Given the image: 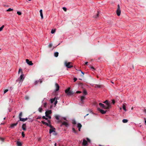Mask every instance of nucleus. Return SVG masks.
Wrapping results in <instances>:
<instances>
[{
	"label": "nucleus",
	"instance_id": "1",
	"mask_svg": "<svg viewBox=\"0 0 146 146\" xmlns=\"http://www.w3.org/2000/svg\"><path fill=\"white\" fill-rule=\"evenodd\" d=\"M70 88L69 87L65 91V92L67 94L68 96H71L73 95L74 93V91L72 90H70Z\"/></svg>",
	"mask_w": 146,
	"mask_h": 146
},
{
	"label": "nucleus",
	"instance_id": "2",
	"mask_svg": "<svg viewBox=\"0 0 146 146\" xmlns=\"http://www.w3.org/2000/svg\"><path fill=\"white\" fill-rule=\"evenodd\" d=\"M72 63L71 62H68L67 61H65L64 63V64L68 68H70L73 67Z\"/></svg>",
	"mask_w": 146,
	"mask_h": 146
},
{
	"label": "nucleus",
	"instance_id": "3",
	"mask_svg": "<svg viewBox=\"0 0 146 146\" xmlns=\"http://www.w3.org/2000/svg\"><path fill=\"white\" fill-rule=\"evenodd\" d=\"M121 11L120 9V6L119 4L117 5V8L116 11V13L118 16H119L120 15Z\"/></svg>",
	"mask_w": 146,
	"mask_h": 146
},
{
	"label": "nucleus",
	"instance_id": "4",
	"mask_svg": "<svg viewBox=\"0 0 146 146\" xmlns=\"http://www.w3.org/2000/svg\"><path fill=\"white\" fill-rule=\"evenodd\" d=\"M104 103L106 104V106L110 108L111 106V103L110 102H109L108 100H106L104 101Z\"/></svg>",
	"mask_w": 146,
	"mask_h": 146
},
{
	"label": "nucleus",
	"instance_id": "5",
	"mask_svg": "<svg viewBox=\"0 0 146 146\" xmlns=\"http://www.w3.org/2000/svg\"><path fill=\"white\" fill-rule=\"evenodd\" d=\"M99 105L103 108H104V109H109L110 108L108 107L107 106H105L104 104H102V103H99Z\"/></svg>",
	"mask_w": 146,
	"mask_h": 146
},
{
	"label": "nucleus",
	"instance_id": "6",
	"mask_svg": "<svg viewBox=\"0 0 146 146\" xmlns=\"http://www.w3.org/2000/svg\"><path fill=\"white\" fill-rule=\"evenodd\" d=\"M23 76V74H22L20 76V77L17 80V81L18 80V81H20V82H22L24 79Z\"/></svg>",
	"mask_w": 146,
	"mask_h": 146
},
{
	"label": "nucleus",
	"instance_id": "7",
	"mask_svg": "<svg viewBox=\"0 0 146 146\" xmlns=\"http://www.w3.org/2000/svg\"><path fill=\"white\" fill-rule=\"evenodd\" d=\"M26 62L27 64L29 65H32L33 64V63L32 62V61H30L29 59H27L26 60Z\"/></svg>",
	"mask_w": 146,
	"mask_h": 146
},
{
	"label": "nucleus",
	"instance_id": "8",
	"mask_svg": "<svg viewBox=\"0 0 146 146\" xmlns=\"http://www.w3.org/2000/svg\"><path fill=\"white\" fill-rule=\"evenodd\" d=\"M82 145L84 146H86L87 145H88L87 141L85 139H84L82 142Z\"/></svg>",
	"mask_w": 146,
	"mask_h": 146
},
{
	"label": "nucleus",
	"instance_id": "9",
	"mask_svg": "<svg viewBox=\"0 0 146 146\" xmlns=\"http://www.w3.org/2000/svg\"><path fill=\"white\" fill-rule=\"evenodd\" d=\"M98 110L102 114H105L106 112V111H104L103 110H102L101 109H100V108H98Z\"/></svg>",
	"mask_w": 146,
	"mask_h": 146
},
{
	"label": "nucleus",
	"instance_id": "10",
	"mask_svg": "<svg viewBox=\"0 0 146 146\" xmlns=\"http://www.w3.org/2000/svg\"><path fill=\"white\" fill-rule=\"evenodd\" d=\"M19 121H18L16 123H12V124H11L10 127H11V128H14L15 126H16L17 125Z\"/></svg>",
	"mask_w": 146,
	"mask_h": 146
},
{
	"label": "nucleus",
	"instance_id": "11",
	"mask_svg": "<svg viewBox=\"0 0 146 146\" xmlns=\"http://www.w3.org/2000/svg\"><path fill=\"white\" fill-rule=\"evenodd\" d=\"M85 99V97L84 96H82L80 97L81 102L82 104H83L84 102V100Z\"/></svg>",
	"mask_w": 146,
	"mask_h": 146
},
{
	"label": "nucleus",
	"instance_id": "12",
	"mask_svg": "<svg viewBox=\"0 0 146 146\" xmlns=\"http://www.w3.org/2000/svg\"><path fill=\"white\" fill-rule=\"evenodd\" d=\"M55 86L56 88V91H58L59 90V86L58 84L56 83L55 84Z\"/></svg>",
	"mask_w": 146,
	"mask_h": 146
},
{
	"label": "nucleus",
	"instance_id": "13",
	"mask_svg": "<svg viewBox=\"0 0 146 146\" xmlns=\"http://www.w3.org/2000/svg\"><path fill=\"white\" fill-rule=\"evenodd\" d=\"M22 128L25 131L26 130V124H24L22 125Z\"/></svg>",
	"mask_w": 146,
	"mask_h": 146
},
{
	"label": "nucleus",
	"instance_id": "14",
	"mask_svg": "<svg viewBox=\"0 0 146 146\" xmlns=\"http://www.w3.org/2000/svg\"><path fill=\"white\" fill-rule=\"evenodd\" d=\"M62 124L63 125L66 126V127H67L68 126V124L67 122L66 121H63L62 122Z\"/></svg>",
	"mask_w": 146,
	"mask_h": 146
},
{
	"label": "nucleus",
	"instance_id": "15",
	"mask_svg": "<svg viewBox=\"0 0 146 146\" xmlns=\"http://www.w3.org/2000/svg\"><path fill=\"white\" fill-rule=\"evenodd\" d=\"M17 144L18 146H21L22 145V144L19 141H17Z\"/></svg>",
	"mask_w": 146,
	"mask_h": 146
},
{
	"label": "nucleus",
	"instance_id": "16",
	"mask_svg": "<svg viewBox=\"0 0 146 146\" xmlns=\"http://www.w3.org/2000/svg\"><path fill=\"white\" fill-rule=\"evenodd\" d=\"M40 13L41 19H42L43 18V15L42 14V9L40 10Z\"/></svg>",
	"mask_w": 146,
	"mask_h": 146
},
{
	"label": "nucleus",
	"instance_id": "17",
	"mask_svg": "<svg viewBox=\"0 0 146 146\" xmlns=\"http://www.w3.org/2000/svg\"><path fill=\"white\" fill-rule=\"evenodd\" d=\"M55 129H53V128L50 129L49 130V133L50 134H51L53 132H55L54 130Z\"/></svg>",
	"mask_w": 146,
	"mask_h": 146
},
{
	"label": "nucleus",
	"instance_id": "18",
	"mask_svg": "<svg viewBox=\"0 0 146 146\" xmlns=\"http://www.w3.org/2000/svg\"><path fill=\"white\" fill-rule=\"evenodd\" d=\"M101 86H102L101 85H98L96 84V85H95L94 87L95 88H101Z\"/></svg>",
	"mask_w": 146,
	"mask_h": 146
},
{
	"label": "nucleus",
	"instance_id": "19",
	"mask_svg": "<svg viewBox=\"0 0 146 146\" xmlns=\"http://www.w3.org/2000/svg\"><path fill=\"white\" fill-rule=\"evenodd\" d=\"M58 52H56L54 53V55L56 57H57L58 55Z\"/></svg>",
	"mask_w": 146,
	"mask_h": 146
},
{
	"label": "nucleus",
	"instance_id": "20",
	"mask_svg": "<svg viewBox=\"0 0 146 146\" xmlns=\"http://www.w3.org/2000/svg\"><path fill=\"white\" fill-rule=\"evenodd\" d=\"M56 98H52L50 99V102L51 103H52L55 100Z\"/></svg>",
	"mask_w": 146,
	"mask_h": 146
},
{
	"label": "nucleus",
	"instance_id": "21",
	"mask_svg": "<svg viewBox=\"0 0 146 146\" xmlns=\"http://www.w3.org/2000/svg\"><path fill=\"white\" fill-rule=\"evenodd\" d=\"M46 112H47L46 113H47V114H48V115H49L50 114L52 113V111H51V110L47 111H46Z\"/></svg>",
	"mask_w": 146,
	"mask_h": 146
},
{
	"label": "nucleus",
	"instance_id": "22",
	"mask_svg": "<svg viewBox=\"0 0 146 146\" xmlns=\"http://www.w3.org/2000/svg\"><path fill=\"white\" fill-rule=\"evenodd\" d=\"M128 121V120L127 119H123L122 120V122L123 123H127Z\"/></svg>",
	"mask_w": 146,
	"mask_h": 146
},
{
	"label": "nucleus",
	"instance_id": "23",
	"mask_svg": "<svg viewBox=\"0 0 146 146\" xmlns=\"http://www.w3.org/2000/svg\"><path fill=\"white\" fill-rule=\"evenodd\" d=\"M82 127V125L80 123H78V124L77 125V127L78 128H81Z\"/></svg>",
	"mask_w": 146,
	"mask_h": 146
},
{
	"label": "nucleus",
	"instance_id": "24",
	"mask_svg": "<svg viewBox=\"0 0 146 146\" xmlns=\"http://www.w3.org/2000/svg\"><path fill=\"white\" fill-rule=\"evenodd\" d=\"M123 110L125 111H127V110L126 108V106L125 105H123Z\"/></svg>",
	"mask_w": 146,
	"mask_h": 146
},
{
	"label": "nucleus",
	"instance_id": "25",
	"mask_svg": "<svg viewBox=\"0 0 146 146\" xmlns=\"http://www.w3.org/2000/svg\"><path fill=\"white\" fill-rule=\"evenodd\" d=\"M22 112H21L19 113V119H20V118H21V117H22Z\"/></svg>",
	"mask_w": 146,
	"mask_h": 146
},
{
	"label": "nucleus",
	"instance_id": "26",
	"mask_svg": "<svg viewBox=\"0 0 146 146\" xmlns=\"http://www.w3.org/2000/svg\"><path fill=\"white\" fill-rule=\"evenodd\" d=\"M83 94L84 95H86L87 94V93L86 90H84L83 92Z\"/></svg>",
	"mask_w": 146,
	"mask_h": 146
},
{
	"label": "nucleus",
	"instance_id": "27",
	"mask_svg": "<svg viewBox=\"0 0 146 146\" xmlns=\"http://www.w3.org/2000/svg\"><path fill=\"white\" fill-rule=\"evenodd\" d=\"M19 120L23 122L25 121L24 118H20L19 119Z\"/></svg>",
	"mask_w": 146,
	"mask_h": 146
},
{
	"label": "nucleus",
	"instance_id": "28",
	"mask_svg": "<svg viewBox=\"0 0 146 146\" xmlns=\"http://www.w3.org/2000/svg\"><path fill=\"white\" fill-rule=\"evenodd\" d=\"M55 31H56L55 29L52 30L51 32V33L52 34L54 33L55 32Z\"/></svg>",
	"mask_w": 146,
	"mask_h": 146
},
{
	"label": "nucleus",
	"instance_id": "29",
	"mask_svg": "<svg viewBox=\"0 0 146 146\" xmlns=\"http://www.w3.org/2000/svg\"><path fill=\"white\" fill-rule=\"evenodd\" d=\"M55 118L57 120H59V116L58 115H56L55 116Z\"/></svg>",
	"mask_w": 146,
	"mask_h": 146
},
{
	"label": "nucleus",
	"instance_id": "30",
	"mask_svg": "<svg viewBox=\"0 0 146 146\" xmlns=\"http://www.w3.org/2000/svg\"><path fill=\"white\" fill-rule=\"evenodd\" d=\"M38 110L40 112H42V109L41 108H38Z\"/></svg>",
	"mask_w": 146,
	"mask_h": 146
},
{
	"label": "nucleus",
	"instance_id": "31",
	"mask_svg": "<svg viewBox=\"0 0 146 146\" xmlns=\"http://www.w3.org/2000/svg\"><path fill=\"white\" fill-rule=\"evenodd\" d=\"M4 27V25H3L1 27H0V31H1L2 30Z\"/></svg>",
	"mask_w": 146,
	"mask_h": 146
},
{
	"label": "nucleus",
	"instance_id": "32",
	"mask_svg": "<svg viewBox=\"0 0 146 146\" xmlns=\"http://www.w3.org/2000/svg\"><path fill=\"white\" fill-rule=\"evenodd\" d=\"M50 129L53 128V129H55L54 127L51 125H50L49 126Z\"/></svg>",
	"mask_w": 146,
	"mask_h": 146
},
{
	"label": "nucleus",
	"instance_id": "33",
	"mask_svg": "<svg viewBox=\"0 0 146 146\" xmlns=\"http://www.w3.org/2000/svg\"><path fill=\"white\" fill-rule=\"evenodd\" d=\"M25 99L27 100H28L29 99V97L27 96H26L25 97Z\"/></svg>",
	"mask_w": 146,
	"mask_h": 146
},
{
	"label": "nucleus",
	"instance_id": "34",
	"mask_svg": "<svg viewBox=\"0 0 146 146\" xmlns=\"http://www.w3.org/2000/svg\"><path fill=\"white\" fill-rule=\"evenodd\" d=\"M72 130L75 133H77V131L74 128H72Z\"/></svg>",
	"mask_w": 146,
	"mask_h": 146
},
{
	"label": "nucleus",
	"instance_id": "35",
	"mask_svg": "<svg viewBox=\"0 0 146 146\" xmlns=\"http://www.w3.org/2000/svg\"><path fill=\"white\" fill-rule=\"evenodd\" d=\"M13 10V9H11L10 8H9L7 10V11H12Z\"/></svg>",
	"mask_w": 146,
	"mask_h": 146
},
{
	"label": "nucleus",
	"instance_id": "36",
	"mask_svg": "<svg viewBox=\"0 0 146 146\" xmlns=\"http://www.w3.org/2000/svg\"><path fill=\"white\" fill-rule=\"evenodd\" d=\"M21 134L23 137H24L25 136V134L24 132H22Z\"/></svg>",
	"mask_w": 146,
	"mask_h": 146
},
{
	"label": "nucleus",
	"instance_id": "37",
	"mask_svg": "<svg viewBox=\"0 0 146 146\" xmlns=\"http://www.w3.org/2000/svg\"><path fill=\"white\" fill-rule=\"evenodd\" d=\"M20 72H21V73L23 74V72L22 71V69L21 68H20L19 69L18 73H19Z\"/></svg>",
	"mask_w": 146,
	"mask_h": 146
},
{
	"label": "nucleus",
	"instance_id": "38",
	"mask_svg": "<svg viewBox=\"0 0 146 146\" xmlns=\"http://www.w3.org/2000/svg\"><path fill=\"white\" fill-rule=\"evenodd\" d=\"M52 44H49V45L48 46L49 48H51L52 47Z\"/></svg>",
	"mask_w": 146,
	"mask_h": 146
},
{
	"label": "nucleus",
	"instance_id": "39",
	"mask_svg": "<svg viewBox=\"0 0 146 146\" xmlns=\"http://www.w3.org/2000/svg\"><path fill=\"white\" fill-rule=\"evenodd\" d=\"M86 139L88 141L89 143H90L91 142V140L89 138H87Z\"/></svg>",
	"mask_w": 146,
	"mask_h": 146
},
{
	"label": "nucleus",
	"instance_id": "40",
	"mask_svg": "<svg viewBox=\"0 0 146 146\" xmlns=\"http://www.w3.org/2000/svg\"><path fill=\"white\" fill-rule=\"evenodd\" d=\"M8 89H6L5 90H4V94H5V93H6L7 92H8Z\"/></svg>",
	"mask_w": 146,
	"mask_h": 146
},
{
	"label": "nucleus",
	"instance_id": "41",
	"mask_svg": "<svg viewBox=\"0 0 146 146\" xmlns=\"http://www.w3.org/2000/svg\"><path fill=\"white\" fill-rule=\"evenodd\" d=\"M17 13L19 15H21V12L19 11H17Z\"/></svg>",
	"mask_w": 146,
	"mask_h": 146
},
{
	"label": "nucleus",
	"instance_id": "42",
	"mask_svg": "<svg viewBox=\"0 0 146 146\" xmlns=\"http://www.w3.org/2000/svg\"><path fill=\"white\" fill-rule=\"evenodd\" d=\"M63 10L65 11H66L67 9L65 7H63L62 8Z\"/></svg>",
	"mask_w": 146,
	"mask_h": 146
},
{
	"label": "nucleus",
	"instance_id": "43",
	"mask_svg": "<svg viewBox=\"0 0 146 146\" xmlns=\"http://www.w3.org/2000/svg\"><path fill=\"white\" fill-rule=\"evenodd\" d=\"M99 15V13L98 12V13L97 14L96 16L95 17H94L95 18H97L98 17V15Z\"/></svg>",
	"mask_w": 146,
	"mask_h": 146
},
{
	"label": "nucleus",
	"instance_id": "44",
	"mask_svg": "<svg viewBox=\"0 0 146 146\" xmlns=\"http://www.w3.org/2000/svg\"><path fill=\"white\" fill-rule=\"evenodd\" d=\"M77 80V78H74V82H76Z\"/></svg>",
	"mask_w": 146,
	"mask_h": 146
},
{
	"label": "nucleus",
	"instance_id": "45",
	"mask_svg": "<svg viewBox=\"0 0 146 146\" xmlns=\"http://www.w3.org/2000/svg\"><path fill=\"white\" fill-rule=\"evenodd\" d=\"M47 113V112H45V116L47 117H48L49 115L47 114V113Z\"/></svg>",
	"mask_w": 146,
	"mask_h": 146
},
{
	"label": "nucleus",
	"instance_id": "46",
	"mask_svg": "<svg viewBox=\"0 0 146 146\" xmlns=\"http://www.w3.org/2000/svg\"><path fill=\"white\" fill-rule=\"evenodd\" d=\"M46 125L48 126H49L50 124H49L48 123L46 122L45 124Z\"/></svg>",
	"mask_w": 146,
	"mask_h": 146
},
{
	"label": "nucleus",
	"instance_id": "47",
	"mask_svg": "<svg viewBox=\"0 0 146 146\" xmlns=\"http://www.w3.org/2000/svg\"><path fill=\"white\" fill-rule=\"evenodd\" d=\"M47 105V104L46 103H44V107L45 108L46 106Z\"/></svg>",
	"mask_w": 146,
	"mask_h": 146
},
{
	"label": "nucleus",
	"instance_id": "48",
	"mask_svg": "<svg viewBox=\"0 0 146 146\" xmlns=\"http://www.w3.org/2000/svg\"><path fill=\"white\" fill-rule=\"evenodd\" d=\"M81 93V91H77L76 92V93H77V94L80 93Z\"/></svg>",
	"mask_w": 146,
	"mask_h": 146
},
{
	"label": "nucleus",
	"instance_id": "49",
	"mask_svg": "<svg viewBox=\"0 0 146 146\" xmlns=\"http://www.w3.org/2000/svg\"><path fill=\"white\" fill-rule=\"evenodd\" d=\"M112 103L113 104H114L115 103V101L114 100H112Z\"/></svg>",
	"mask_w": 146,
	"mask_h": 146
},
{
	"label": "nucleus",
	"instance_id": "50",
	"mask_svg": "<svg viewBox=\"0 0 146 146\" xmlns=\"http://www.w3.org/2000/svg\"><path fill=\"white\" fill-rule=\"evenodd\" d=\"M58 102L57 100H56V101H55L54 104L55 105H56L57 104V103Z\"/></svg>",
	"mask_w": 146,
	"mask_h": 146
},
{
	"label": "nucleus",
	"instance_id": "51",
	"mask_svg": "<svg viewBox=\"0 0 146 146\" xmlns=\"http://www.w3.org/2000/svg\"><path fill=\"white\" fill-rule=\"evenodd\" d=\"M41 118V116H38L37 118V119H40Z\"/></svg>",
	"mask_w": 146,
	"mask_h": 146
},
{
	"label": "nucleus",
	"instance_id": "52",
	"mask_svg": "<svg viewBox=\"0 0 146 146\" xmlns=\"http://www.w3.org/2000/svg\"><path fill=\"white\" fill-rule=\"evenodd\" d=\"M41 122L43 124H45L46 123V122H44V121H41Z\"/></svg>",
	"mask_w": 146,
	"mask_h": 146
},
{
	"label": "nucleus",
	"instance_id": "53",
	"mask_svg": "<svg viewBox=\"0 0 146 146\" xmlns=\"http://www.w3.org/2000/svg\"><path fill=\"white\" fill-rule=\"evenodd\" d=\"M90 67L91 68V69H93V70H95V69L94 68V67L92 66H91Z\"/></svg>",
	"mask_w": 146,
	"mask_h": 146
},
{
	"label": "nucleus",
	"instance_id": "54",
	"mask_svg": "<svg viewBox=\"0 0 146 146\" xmlns=\"http://www.w3.org/2000/svg\"><path fill=\"white\" fill-rule=\"evenodd\" d=\"M144 120H145V124H146V118H144Z\"/></svg>",
	"mask_w": 146,
	"mask_h": 146
},
{
	"label": "nucleus",
	"instance_id": "55",
	"mask_svg": "<svg viewBox=\"0 0 146 146\" xmlns=\"http://www.w3.org/2000/svg\"><path fill=\"white\" fill-rule=\"evenodd\" d=\"M42 118L43 119H45V116H43L42 117Z\"/></svg>",
	"mask_w": 146,
	"mask_h": 146
},
{
	"label": "nucleus",
	"instance_id": "56",
	"mask_svg": "<svg viewBox=\"0 0 146 146\" xmlns=\"http://www.w3.org/2000/svg\"><path fill=\"white\" fill-rule=\"evenodd\" d=\"M76 122L75 121H74L73 122V123L74 124H76Z\"/></svg>",
	"mask_w": 146,
	"mask_h": 146
},
{
	"label": "nucleus",
	"instance_id": "57",
	"mask_svg": "<svg viewBox=\"0 0 146 146\" xmlns=\"http://www.w3.org/2000/svg\"><path fill=\"white\" fill-rule=\"evenodd\" d=\"M0 139H1V140L2 141H3V140H4V139H3V138H0Z\"/></svg>",
	"mask_w": 146,
	"mask_h": 146
},
{
	"label": "nucleus",
	"instance_id": "58",
	"mask_svg": "<svg viewBox=\"0 0 146 146\" xmlns=\"http://www.w3.org/2000/svg\"><path fill=\"white\" fill-rule=\"evenodd\" d=\"M28 119V118H24V119H25V121H26Z\"/></svg>",
	"mask_w": 146,
	"mask_h": 146
},
{
	"label": "nucleus",
	"instance_id": "59",
	"mask_svg": "<svg viewBox=\"0 0 146 146\" xmlns=\"http://www.w3.org/2000/svg\"><path fill=\"white\" fill-rule=\"evenodd\" d=\"M48 121L50 124V120H48Z\"/></svg>",
	"mask_w": 146,
	"mask_h": 146
},
{
	"label": "nucleus",
	"instance_id": "60",
	"mask_svg": "<svg viewBox=\"0 0 146 146\" xmlns=\"http://www.w3.org/2000/svg\"><path fill=\"white\" fill-rule=\"evenodd\" d=\"M48 117L50 119L51 118V117L50 116H49Z\"/></svg>",
	"mask_w": 146,
	"mask_h": 146
},
{
	"label": "nucleus",
	"instance_id": "61",
	"mask_svg": "<svg viewBox=\"0 0 146 146\" xmlns=\"http://www.w3.org/2000/svg\"><path fill=\"white\" fill-rule=\"evenodd\" d=\"M88 62H85V64L86 65H87V64H88Z\"/></svg>",
	"mask_w": 146,
	"mask_h": 146
},
{
	"label": "nucleus",
	"instance_id": "62",
	"mask_svg": "<svg viewBox=\"0 0 146 146\" xmlns=\"http://www.w3.org/2000/svg\"><path fill=\"white\" fill-rule=\"evenodd\" d=\"M144 111L145 113H146V109H145V110H144Z\"/></svg>",
	"mask_w": 146,
	"mask_h": 146
},
{
	"label": "nucleus",
	"instance_id": "63",
	"mask_svg": "<svg viewBox=\"0 0 146 146\" xmlns=\"http://www.w3.org/2000/svg\"><path fill=\"white\" fill-rule=\"evenodd\" d=\"M81 73L84 75V73L82 71H81Z\"/></svg>",
	"mask_w": 146,
	"mask_h": 146
},
{
	"label": "nucleus",
	"instance_id": "64",
	"mask_svg": "<svg viewBox=\"0 0 146 146\" xmlns=\"http://www.w3.org/2000/svg\"><path fill=\"white\" fill-rule=\"evenodd\" d=\"M54 146H56V143H55L54 144Z\"/></svg>",
	"mask_w": 146,
	"mask_h": 146
}]
</instances>
